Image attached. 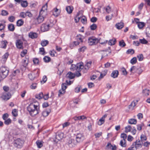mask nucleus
I'll use <instances>...</instances> for the list:
<instances>
[{"instance_id":"32","label":"nucleus","mask_w":150,"mask_h":150,"mask_svg":"<svg viewBox=\"0 0 150 150\" xmlns=\"http://www.w3.org/2000/svg\"><path fill=\"white\" fill-rule=\"evenodd\" d=\"M23 23L24 21L23 20L19 19L16 22L17 25L18 26H21L23 25Z\"/></svg>"},{"instance_id":"13","label":"nucleus","mask_w":150,"mask_h":150,"mask_svg":"<svg viewBox=\"0 0 150 150\" xmlns=\"http://www.w3.org/2000/svg\"><path fill=\"white\" fill-rule=\"evenodd\" d=\"M50 27L49 24H44L42 25L41 29L42 31L44 32L48 30Z\"/></svg>"},{"instance_id":"5","label":"nucleus","mask_w":150,"mask_h":150,"mask_svg":"<svg viewBox=\"0 0 150 150\" xmlns=\"http://www.w3.org/2000/svg\"><path fill=\"white\" fill-rule=\"evenodd\" d=\"M24 143V140L20 138H18L15 140L14 145L18 148H20L22 146Z\"/></svg>"},{"instance_id":"8","label":"nucleus","mask_w":150,"mask_h":150,"mask_svg":"<svg viewBox=\"0 0 150 150\" xmlns=\"http://www.w3.org/2000/svg\"><path fill=\"white\" fill-rule=\"evenodd\" d=\"M142 142L139 140H137L135 142L133 143L132 146L134 148H135L136 150L137 149L142 147Z\"/></svg>"},{"instance_id":"29","label":"nucleus","mask_w":150,"mask_h":150,"mask_svg":"<svg viewBox=\"0 0 150 150\" xmlns=\"http://www.w3.org/2000/svg\"><path fill=\"white\" fill-rule=\"evenodd\" d=\"M120 145L122 147H126L127 146L126 140L124 139H121L120 142Z\"/></svg>"},{"instance_id":"53","label":"nucleus","mask_w":150,"mask_h":150,"mask_svg":"<svg viewBox=\"0 0 150 150\" xmlns=\"http://www.w3.org/2000/svg\"><path fill=\"white\" fill-rule=\"evenodd\" d=\"M37 86L36 83H33L30 86V88L32 89H34L36 88Z\"/></svg>"},{"instance_id":"7","label":"nucleus","mask_w":150,"mask_h":150,"mask_svg":"<svg viewBox=\"0 0 150 150\" xmlns=\"http://www.w3.org/2000/svg\"><path fill=\"white\" fill-rule=\"evenodd\" d=\"M47 15H44L42 14L41 15L40 13H39V14L38 17L36 19L37 22L36 23L39 24L42 23L44 20V19L46 18Z\"/></svg>"},{"instance_id":"30","label":"nucleus","mask_w":150,"mask_h":150,"mask_svg":"<svg viewBox=\"0 0 150 150\" xmlns=\"http://www.w3.org/2000/svg\"><path fill=\"white\" fill-rule=\"evenodd\" d=\"M116 42V40L115 38H114L110 40L108 42V44L110 45H114Z\"/></svg>"},{"instance_id":"11","label":"nucleus","mask_w":150,"mask_h":150,"mask_svg":"<svg viewBox=\"0 0 150 150\" xmlns=\"http://www.w3.org/2000/svg\"><path fill=\"white\" fill-rule=\"evenodd\" d=\"M51 111V110L50 109L43 111L42 113V116L41 117V118L42 120L44 119V117L47 116Z\"/></svg>"},{"instance_id":"58","label":"nucleus","mask_w":150,"mask_h":150,"mask_svg":"<svg viewBox=\"0 0 150 150\" xmlns=\"http://www.w3.org/2000/svg\"><path fill=\"white\" fill-rule=\"evenodd\" d=\"M81 88V87L80 86H78L76 87L75 90L76 93H78L80 91V90Z\"/></svg>"},{"instance_id":"57","label":"nucleus","mask_w":150,"mask_h":150,"mask_svg":"<svg viewBox=\"0 0 150 150\" xmlns=\"http://www.w3.org/2000/svg\"><path fill=\"white\" fill-rule=\"evenodd\" d=\"M105 10L106 12L109 13H110L111 11V7L109 6H107L105 8Z\"/></svg>"},{"instance_id":"50","label":"nucleus","mask_w":150,"mask_h":150,"mask_svg":"<svg viewBox=\"0 0 150 150\" xmlns=\"http://www.w3.org/2000/svg\"><path fill=\"white\" fill-rule=\"evenodd\" d=\"M137 102V101H136V102L134 101H132L129 105V108H130L131 107H134L136 105Z\"/></svg>"},{"instance_id":"22","label":"nucleus","mask_w":150,"mask_h":150,"mask_svg":"<svg viewBox=\"0 0 150 150\" xmlns=\"http://www.w3.org/2000/svg\"><path fill=\"white\" fill-rule=\"evenodd\" d=\"M74 119L76 121L78 120H83L85 119H87V117L84 115H82L79 116L75 117H74Z\"/></svg>"},{"instance_id":"9","label":"nucleus","mask_w":150,"mask_h":150,"mask_svg":"<svg viewBox=\"0 0 150 150\" xmlns=\"http://www.w3.org/2000/svg\"><path fill=\"white\" fill-rule=\"evenodd\" d=\"M67 84L66 83H63L62 85V89L59 91L58 96H60L61 94H63L65 92V89L67 88Z\"/></svg>"},{"instance_id":"41","label":"nucleus","mask_w":150,"mask_h":150,"mask_svg":"<svg viewBox=\"0 0 150 150\" xmlns=\"http://www.w3.org/2000/svg\"><path fill=\"white\" fill-rule=\"evenodd\" d=\"M144 25L145 24L144 22H139L138 23V26L139 29L142 28Z\"/></svg>"},{"instance_id":"43","label":"nucleus","mask_w":150,"mask_h":150,"mask_svg":"<svg viewBox=\"0 0 150 150\" xmlns=\"http://www.w3.org/2000/svg\"><path fill=\"white\" fill-rule=\"evenodd\" d=\"M43 96V94L42 92L40 93L39 94L36 95V98L39 99H42Z\"/></svg>"},{"instance_id":"20","label":"nucleus","mask_w":150,"mask_h":150,"mask_svg":"<svg viewBox=\"0 0 150 150\" xmlns=\"http://www.w3.org/2000/svg\"><path fill=\"white\" fill-rule=\"evenodd\" d=\"M8 56L9 54L7 52L5 54L3 55L2 59L1 60L2 63H5Z\"/></svg>"},{"instance_id":"55","label":"nucleus","mask_w":150,"mask_h":150,"mask_svg":"<svg viewBox=\"0 0 150 150\" xmlns=\"http://www.w3.org/2000/svg\"><path fill=\"white\" fill-rule=\"evenodd\" d=\"M97 28V25L95 24H93L90 26V28L91 30H94Z\"/></svg>"},{"instance_id":"2","label":"nucleus","mask_w":150,"mask_h":150,"mask_svg":"<svg viewBox=\"0 0 150 150\" xmlns=\"http://www.w3.org/2000/svg\"><path fill=\"white\" fill-rule=\"evenodd\" d=\"M9 70L6 67L2 66L0 67V76L1 78L4 79L8 75Z\"/></svg>"},{"instance_id":"61","label":"nucleus","mask_w":150,"mask_h":150,"mask_svg":"<svg viewBox=\"0 0 150 150\" xmlns=\"http://www.w3.org/2000/svg\"><path fill=\"white\" fill-rule=\"evenodd\" d=\"M11 122V120L10 118L6 120L4 122V123L6 125H8Z\"/></svg>"},{"instance_id":"15","label":"nucleus","mask_w":150,"mask_h":150,"mask_svg":"<svg viewBox=\"0 0 150 150\" xmlns=\"http://www.w3.org/2000/svg\"><path fill=\"white\" fill-rule=\"evenodd\" d=\"M107 115L108 114H105L99 120L98 122V125H101L104 123L105 118L107 117Z\"/></svg>"},{"instance_id":"14","label":"nucleus","mask_w":150,"mask_h":150,"mask_svg":"<svg viewBox=\"0 0 150 150\" xmlns=\"http://www.w3.org/2000/svg\"><path fill=\"white\" fill-rule=\"evenodd\" d=\"M16 44V46L18 48L22 49L23 48V42L21 40H17Z\"/></svg>"},{"instance_id":"3","label":"nucleus","mask_w":150,"mask_h":150,"mask_svg":"<svg viewBox=\"0 0 150 150\" xmlns=\"http://www.w3.org/2000/svg\"><path fill=\"white\" fill-rule=\"evenodd\" d=\"M83 67L82 63H78L76 65L72 64L70 68L73 70H76L77 71H80L83 69Z\"/></svg>"},{"instance_id":"47","label":"nucleus","mask_w":150,"mask_h":150,"mask_svg":"<svg viewBox=\"0 0 150 150\" xmlns=\"http://www.w3.org/2000/svg\"><path fill=\"white\" fill-rule=\"evenodd\" d=\"M107 70L104 71L103 73H101L100 76L99 77V79L103 78V77L107 74Z\"/></svg>"},{"instance_id":"12","label":"nucleus","mask_w":150,"mask_h":150,"mask_svg":"<svg viewBox=\"0 0 150 150\" xmlns=\"http://www.w3.org/2000/svg\"><path fill=\"white\" fill-rule=\"evenodd\" d=\"M11 95L9 93H4L1 96V98L4 100H7L11 97Z\"/></svg>"},{"instance_id":"26","label":"nucleus","mask_w":150,"mask_h":150,"mask_svg":"<svg viewBox=\"0 0 150 150\" xmlns=\"http://www.w3.org/2000/svg\"><path fill=\"white\" fill-rule=\"evenodd\" d=\"M124 26V23L122 22L118 23L115 25L116 27L119 30L122 29Z\"/></svg>"},{"instance_id":"46","label":"nucleus","mask_w":150,"mask_h":150,"mask_svg":"<svg viewBox=\"0 0 150 150\" xmlns=\"http://www.w3.org/2000/svg\"><path fill=\"white\" fill-rule=\"evenodd\" d=\"M50 58L49 57L46 56L43 58L44 61L46 62H49L50 61Z\"/></svg>"},{"instance_id":"52","label":"nucleus","mask_w":150,"mask_h":150,"mask_svg":"<svg viewBox=\"0 0 150 150\" xmlns=\"http://www.w3.org/2000/svg\"><path fill=\"white\" fill-rule=\"evenodd\" d=\"M137 62V60L136 57H133L130 61V62L132 64H135Z\"/></svg>"},{"instance_id":"38","label":"nucleus","mask_w":150,"mask_h":150,"mask_svg":"<svg viewBox=\"0 0 150 150\" xmlns=\"http://www.w3.org/2000/svg\"><path fill=\"white\" fill-rule=\"evenodd\" d=\"M81 12L79 11L77 14V16L74 19L76 23L78 22L81 18V16H79V15Z\"/></svg>"},{"instance_id":"23","label":"nucleus","mask_w":150,"mask_h":150,"mask_svg":"<svg viewBox=\"0 0 150 150\" xmlns=\"http://www.w3.org/2000/svg\"><path fill=\"white\" fill-rule=\"evenodd\" d=\"M8 43V42L6 40H5L2 41L0 42L1 45V47L2 48L5 49H6Z\"/></svg>"},{"instance_id":"24","label":"nucleus","mask_w":150,"mask_h":150,"mask_svg":"<svg viewBox=\"0 0 150 150\" xmlns=\"http://www.w3.org/2000/svg\"><path fill=\"white\" fill-rule=\"evenodd\" d=\"M119 74V72L117 70L113 71L111 74V76L113 78H117Z\"/></svg>"},{"instance_id":"31","label":"nucleus","mask_w":150,"mask_h":150,"mask_svg":"<svg viewBox=\"0 0 150 150\" xmlns=\"http://www.w3.org/2000/svg\"><path fill=\"white\" fill-rule=\"evenodd\" d=\"M128 123L130 124H136L137 123L136 119H131L128 120Z\"/></svg>"},{"instance_id":"44","label":"nucleus","mask_w":150,"mask_h":150,"mask_svg":"<svg viewBox=\"0 0 150 150\" xmlns=\"http://www.w3.org/2000/svg\"><path fill=\"white\" fill-rule=\"evenodd\" d=\"M119 45L120 46L124 47L126 45V44L123 40H121L119 42Z\"/></svg>"},{"instance_id":"39","label":"nucleus","mask_w":150,"mask_h":150,"mask_svg":"<svg viewBox=\"0 0 150 150\" xmlns=\"http://www.w3.org/2000/svg\"><path fill=\"white\" fill-rule=\"evenodd\" d=\"M143 93L145 96H148L149 95V89H146L143 90Z\"/></svg>"},{"instance_id":"37","label":"nucleus","mask_w":150,"mask_h":150,"mask_svg":"<svg viewBox=\"0 0 150 150\" xmlns=\"http://www.w3.org/2000/svg\"><path fill=\"white\" fill-rule=\"evenodd\" d=\"M49 43V42L47 40H42L41 43V44L43 47L46 46Z\"/></svg>"},{"instance_id":"34","label":"nucleus","mask_w":150,"mask_h":150,"mask_svg":"<svg viewBox=\"0 0 150 150\" xmlns=\"http://www.w3.org/2000/svg\"><path fill=\"white\" fill-rule=\"evenodd\" d=\"M21 6L24 8L26 7L28 5V3L27 1H22L21 2Z\"/></svg>"},{"instance_id":"6","label":"nucleus","mask_w":150,"mask_h":150,"mask_svg":"<svg viewBox=\"0 0 150 150\" xmlns=\"http://www.w3.org/2000/svg\"><path fill=\"white\" fill-rule=\"evenodd\" d=\"M47 3H46L42 6V8L40 11L39 13H40L41 15L42 14L44 16H47Z\"/></svg>"},{"instance_id":"10","label":"nucleus","mask_w":150,"mask_h":150,"mask_svg":"<svg viewBox=\"0 0 150 150\" xmlns=\"http://www.w3.org/2000/svg\"><path fill=\"white\" fill-rule=\"evenodd\" d=\"M84 139V137L82 134L78 133L77 134L76 138L77 143H79L82 141Z\"/></svg>"},{"instance_id":"64","label":"nucleus","mask_w":150,"mask_h":150,"mask_svg":"<svg viewBox=\"0 0 150 150\" xmlns=\"http://www.w3.org/2000/svg\"><path fill=\"white\" fill-rule=\"evenodd\" d=\"M127 136V135L124 133H122L121 134V137L122 139H124L125 140L126 139Z\"/></svg>"},{"instance_id":"62","label":"nucleus","mask_w":150,"mask_h":150,"mask_svg":"<svg viewBox=\"0 0 150 150\" xmlns=\"http://www.w3.org/2000/svg\"><path fill=\"white\" fill-rule=\"evenodd\" d=\"M102 58H103V57L108 55L107 52L106 51H103L102 53Z\"/></svg>"},{"instance_id":"56","label":"nucleus","mask_w":150,"mask_h":150,"mask_svg":"<svg viewBox=\"0 0 150 150\" xmlns=\"http://www.w3.org/2000/svg\"><path fill=\"white\" fill-rule=\"evenodd\" d=\"M27 50H23L22 52H21V55L22 57H23L27 53Z\"/></svg>"},{"instance_id":"17","label":"nucleus","mask_w":150,"mask_h":150,"mask_svg":"<svg viewBox=\"0 0 150 150\" xmlns=\"http://www.w3.org/2000/svg\"><path fill=\"white\" fill-rule=\"evenodd\" d=\"M67 144L69 147H74L76 145V143L75 142V140L72 139H69Z\"/></svg>"},{"instance_id":"40","label":"nucleus","mask_w":150,"mask_h":150,"mask_svg":"<svg viewBox=\"0 0 150 150\" xmlns=\"http://www.w3.org/2000/svg\"><path fill=\"white\" fill-rule=\"evenodd\" d=\"M81 21L83 24H85L86 23V19L85 16H82L81 17Z\"/></svg>"},{"instance_id":"48","label":"nucleus","mask_w":150,"mask_h":150,"mask_svg":"<svg viewBox=\"0 0 150 150\" xmlns=\"http://www.w3.org/2000/svg\"><path fill=\"white\" fill-rule=\"evenodd\" d=\"M13 115L14 117H16L18 115L17 110L16 109H14L12 111Z\"/></svg>"},{"instance_id":"51","label":"nucleus","mask_w":150,"mask_h":150,"mask_svg":"<svg viewBox=\"0 0 150 150\" xmlns=\"http://www.w3.org/2000/svg\"><path fill=\"white\" fill-rule=\"evenodd\" d=\"M8 14V13L6 11L2 10L1 11V14L3 16H7Z\"/></svg>"},{"instance_id":"21","label":"nucleus","mask_w":150,"mask_h":150,"mask_svg":"<svg viewBox=\"0 0 150 150\" xmlns=\"http://www.w3.org/2000/svg\"><path fill=\"white\" fill-rule=\"evenodd\" d=\"M28 36L30 38L32 39H34L36 38L37 37L38 34L36 33L30 32L29 33Z\"/></svg>"},{"instance_id":"25","label":"nucleus","mask_w":150,"mask_h":150,"mask_svg":"<svg viewBox=\"0 0 150 150\" xmlns=\"http://www.w3.org/2000/svg\"><path fill=\"white\" fill-rule=\"evenodd\" d=\"M73 9V7L72 6H67L66 8V11L69 14H71L72 13Z\"/></svg>"},{"instance_id":"28","label":"nucleus","mask_w":150,"mask_h":150,"mask_svg":"<svg viewBox=\"0 0 150 150\" xmlns=\"http://www.w3.org/2000/svg\"><path fill=\"white\" fill-rule=\"evenodd\" d=\"M75 75L71 72H69L67 75V77L70 79H72L74 78Z\"/></svg>"},{"instance_id":"60","label":"nucleus","mask_w":150,"mask_h":150,"mask_svg":"<svg viewBox=\"0 0 150 150\" xmlns=\"http://www.w3.org/2000/svg\"><path fill=\"white\" fill-rule=\"evenodd\" d=\"M137 58L139 60L141 61H142L143 58V56L142 54H140L138 55Z\"/></svg>"},{"instance_id":"35","label":"nucleus","mask_w":150,"mask_h":150,"mask_svg":"<svg viewBox=\"0 0 150 150\" xmlns=\"http://www.w3.org/2000/svg\"><path fill=\"white\" fill-rule=\"evenodd\" d=\"M125 132L126 133H127L130 132L131 130L132 127L130 125H128L125 127Z\"/></svg>"},{"instance_id":"16","label":"nucleus","mask_w":150,"mask_h":150,"mask_svg":"<svg viewBox=\"0 0 150 150\" xmlns=\"http://www.w3.org/2000/svg\"><path fill=\"white\" fill-rule=\"evenodd\" d=\"M91 63L92 62L91 61L88 62L85 64V66H83V71L84 73L86 72L89 68H90Z\"/></svg>"},{"instance_id":"4","label":"nucleus","mask_w":150,"mask_h":150,"mask_svg":"<svg viewBox=\"0 0 150 150\" xmlns=\"http://www.w3.org/2000/svg\"><path fill=\"white\" fill-rule=\"evenodd\" d=\"M100 41V39L97 38L95 37H89L88 39V43L89 45H96Z\"/></svg>"},{"instance_id":"63","label":"nucleus","mask_w":150,"mask_h":150,"mask_svg":"<svg viewBox=\"0 0 150 150\" xmlns=\"http://www.w3.org/2000/svg\"><path fill=\"white\" fill-rule=\"evenodd\" d=\"M8 20L11 22H13L15 20V17L13 16H11L8 18Z\"/></svg>"},{"instance_id":"27","label":"nucleus","mask_w":150,"mask_h":150,"mask_svg":"<svg viewBox=\"0 0 150 150\" xmlns=\"http://www.w3.org/2000/svg\"><path fill=\"white\" fill-rule=\"evenodd\" d=\"M63 134L62 132H59L56 135V138L58 140H59L62 139L63 137Z\"/></svg>"},{"instance_id":"45","label":"nucleus","mask_w":150,"mask_h":150,"mask_svg":"<svg viewBox=\"0 0 150 150\" xmlns=\"http://www.w3.org/2000/svg\"><path fill=\"white\" fill-rule=\"evenodd\" d=\"M36 144L38 147L39 148L41 147L42 146V143L40 141L38 140L36 142Z\"/></svg>"},{"instance_id":"42","label":"nucleus","mask_w":150,"mask_h":150,"mask_svg":"<svg viewBox=\"0 0 150 150\" xmlns=\"http://www.w3.org/2000/svg\"><path fill=\"white\" fill-rule=\"evenodd\" d=\"M137 68L136 67L133 66L130 69V71L133 73H136Z\"/></svg>"},{"instance_id":"19","label":"nucleus","mask_w":150,"mask_h":150,"mask_svg":"<svg viewBox=\"0 0 150 150\" xmlns=\"http://www.w3.org/2000/svg\"><path fill=\"white\" fill-rule=\"evenodd\" d=\"M53 15L55 17H57L60 14V10L57 8H55L52 10Z\"/></svg>"},{"instance_id":"54","label":"nucleus","mask_w":150,"mask_h":150,"mask_svg":"<svg viewBox=\"0 0 150 150\" xmlns=\"http://www.w3.org/2000/svg\"><path fill=\"white\" fill-rule=\"evenodd\" d=\"M140 138L142 141H146L147 139L146 136L144 134H142L141 135Z\"/></svg>"},{"instance_id":"49","label":"nucleus","mask_w":150,"mask_h":150,"mask_svg":"<svg viewBox=\"0 0 150 150\" xmlns=\"http://www.w3.org/2000/svg\"><path fill=\"white\" fill-rule=\"evenodd\" d=\"M19 17L21 18H25L26 17V13L23 12H20L19 15Z\"/></svg>"},{"instance_id":"36","label":"nucleus","mask_w":150,"mask_h":150,"mask_svg":"<svg viewBox=\"0 0 150 150\" xmlns=\"http://www.w3.org/2000/svg\"><path fill=\"white\" fill-rule=\"evenodd\" d=\"M28 59L26 58L25 59L23 60L22 61L23 66L24 67H26L28 63Z\"/></svg>"},{"instance_id":"18","label":"nucleus","mask_w":150,"mask_h":150,"mask_svg":"<svg viewBox=\"0 0 150 150\" xmlns=\"http://www.w3.org/2000/svg\"><path fill=\"white\" fill-rule=\"evenodd\" d=\"M106 149H111L112 150H116V147L115 145L113 146L110 143H108L106 147Z\"/></svg>"},{"instance_id":"1","label":"nucleus","mask_w":150,"mask_h":150,"mask_svg":"<svg viewBox=\"0 0 150 150\" xmlns=\"http://www.w3.org/2000/svg\"><path fill=\"white\" fill-rule=\"evenodd\" d=\"M27 110L29 114L34 117L38 114L40 112V107L35 105L34 103H31L28 106Z\"/></svg>"},{"instance_id":"59","label":"nucleus","mask_w":150,"mask_h":150,"mask_svg":"<svg viewBox=\"0 0 150 150\" xmlns=\"http://www.w3.org/2000/svg\"><path fill=\"white\" fill-rule=\"evenodd\" d=\"M139 41L140 43L143 44H146L148 42L144 38L142 39H140Z\"/></svg>"},{"instance_id":"33","label":"nucleus","mask_w":150,"mask_h":150,"mask_svg":"<svg viewBox=\"0 0 150 150\" xmlns=\"http://www.w3.org/2000/svg\"><path fill=\"white\" fill-rule=\"evenodd\" d=\"M8 30L11 31H13L15 29L14 25L12 24H9L8 26Z\"/></svg>"}]
</instances>
